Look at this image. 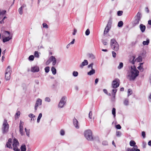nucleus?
<instances>
[{
    "label": "nucleus",
    "instance_id": "nucleus-29",
    "mask_svg": "<svg viewBox=\"0 0 151 151\" xmlns=\"http://www.w3.org/2000/svg\"><path fill=\"white\" fill-rule=\"evenodd\" d=\"M140 20L135 18V19L134 21V24L135 25L138 24H139V22Z\"/></svg>",
    "mask_w": 151,
    "mask_h": 151
},
{
    "label": "nucleus",
    "instance_id": "nucleus-22",
    "mask_svg": "<svg viewBox=\"0 0 151 151\" xmlns=\"http://www.w3.org/2000/svg\"><path fill=\"white\" fill-rule=\"evenodd\" d=\"M143 64V63H139V65L137 67L138 69L141 72H143L144 70L143 67L142 66Z\"/></svg>",
    "mask_w": 151,
    "mask_h": 151
},
{
    "label": "nucleus",
    "instance_id": "nucleus-32",
    "mask_svg": "<svg viewBox=\"0 0 151 151\" xmlns=\"http://www.w3.org/2000/svg\"><path fill=\"white\" fill-rule=\"evenodd\" d=\"M112 114L114 116V118L116 116V109L115 108H113L112 110Z\"/></svg>",
    "mask_w": 151,
    "mask_h": 151
},
{
    "label": "nucleus",
    "instance_id": "nucleus-30",
    "mask_svg": "<svg viewBox=\"0 0 151 151\" xmlns=\"http://www.w3.org/2000/svg\"><path fill=\"white\" fill-rule=\"evenodd\" d=\"M123 25V23L122 21H120L118 24V26L119 27H122Z\"/></svg>",
    "mask_w": 151,
    "mask_h": 151
},
{
    "label": "nucleus",
    "instance_id": "nucleus-37",
    "mask_svg": "<svg viewBox=\"0 0 151 151\" xmlns=\"http://www.w3.org/2000/svg\"><path fill=\"white\" fill-rule=\"evenodd\" d=\"M34 55L35 57L38 58L39 57V55L38 52L35 51L34 53Z\"/></svg>",
    "mask_w": 151,
    "mask_h": 151
},
{
    "label": "nucleus",
    "instance_id": "nucleus-60",
    "mask_svg": "<svg viewBox=\"0 0 151 151\" xmlns=\"http://www.w3.org/2000/svg\"><path fill=\"white\" fill-rule=\"evenodd\" d=\"M102 144L104 145H108V142L106 141H104L103 142Z\"/></svg>",
    "mask_w": 151,
    "mask_h": 151
},
{
    "label": "nucleus",
    "instance_id": "nucleus-17",
    "mask_svg": "<svg viewBox=\"0 0 151 151\" xmlns=\"http://www.w3.org/2000/svg\"><path fill=\"white\" fill-rule=\"evenodd\" d=\"M135 57L134 56H131L129 59V63L132 64H134L135 62H136V61H135Z\"/></svg>",
    "mask_w": 151,
    "mask_h": 151
},
{
    "label": "nucleus",
    "instance_id": "nucleus-14",
    "mask_svg": "<svg viewBox=\"0 0 151 151\" xmlns=\"http://www.w3.org/2000/svg\"><path fill=\"white\" fill-rule=\"evenodd\" d=\"M73 122L75 127L76 129H78L79 128V125L77 120L75 118L73 120Z\"/></svg>",
    "mask_w": 151,
    "mask_h": 151
},
{
    "label": "nucleus",
    "instance_id": "nucleus-34",
    "mask_svg": "<svg viewBox=\"0 0 151 151\" xmlns=\"http://www.w3.org/2000/svg\"><path fill=\"white\" fill-rule=\"evenodd\" d=\"M89 57L91 59H94L95 58V57L94 55L92 54H89L88 55Z\"/></svg>",
    "mask_w": 151,
    "mask_h": 151
},
{
    "label": "nucleus",
    "instance_id": "nucleus-27",
    "mask_svg": "<svg viewBox=\"0 0 151 151\" xmlns=\"http://www.w3.org/2000/svg\"><path fill=\"white\" fill-rule=\"evenodd\" d=\"M117 89H113L112 90V96H113L114 99L115 98V93L117 91Z\"/></svg>",
    "mask_w": 151,
    "mask_h": 151
},
{
    "label": "nucleus",
    "instance_id": "nucleus-45",
    "mask_svg": "<svg viewBox=\"0 0 151 151\" xmlns=\"http://www.w3.org/2000/svg\"><path fill=\"white\" fill-rule=\"evenodd\" d=\"M90 33V31L89 29H87L86 32H85V34L86 36H88L89 35Z\"/></svg>",
    "mask_w": 151,
    "mask_h": 151
},
{
    "label": "nucleus",
    "instance_id": "nucleus-20",
    "mask_svg": "<svg viewBox=\"0 0 151 151\" xmlns=\"http://www.w3.org/2000/svg\"><path fill=\"white\" fill-rule=\"evenodd\" d=\"M142 15L141 13L139 12H138L135 16V19L140 20L141 18L142 17Z\"/></svg>",
    "mask_w": 151,
    "mask_h": 151
},
{
    "label": "nucleus",
    "instance_id": "nucleus-9",
    "mask_svg": "<svg viewBox=\"0 0 151 151\" xmlns=\"http://www.w3.org/2000/svg\"><path fill=\"white\" fill-rule=\"evenodd\" d=\"M120 81L118 78H115L112 82V87L114 88H116L118 87L119 85Z\"/></svg>",
    "mask_w": 151,
    "mask_h": 151
},
{
    "label": "nucleus",
    "instance_id": "nucleus-8",
    "mask_svg": "<svg viewBox=\"0 0 151 151\" xmlns=\"http://www.w3.org/2000/svg\"><path fill=\"white\" fill-rule=\"evenodd\" d=\"M52 62V65H55L57 62V60L54 56H51L47 60L46 62L47 65H48L50 62Z\"/></svg>",
    "mask_w": 151,
    "mask_h": 151
},
{
    "label": "nucleus",
    "instance_id": "nucleus-19",
    "mask_svg": "<svg viewBox=\"0 0 151 151\" xmlns=\"http://www.w3.org/2000/svg\"><path fill=\"white\" fill-rule=\"evenodd\" d=\"M139 28L141 31L142 32H144L146 29V27L144 25L141 24L139 25Z\"/></svg>",
    "mask_w": 151,
    "mask_h": 151
},
{
    "label": "nucleus",
    "instance_id": "nucleus-31",
    "mask_svg": "<svg viewBox=\"0 0 151 151\" xmlns=\"http://www.w3.org/2000/svg\"><path fill=\"white\" fill-rule=\"evenodd\" d=\"M19 132L22 135H24V132H23V127H19Z\"/></svg>",
    "mask_w": 151,
    "mask_h": 151
},
{
    "label": "nucleus",
    "instance_id": "nucleus-1",
    "mask_svg": "<svg viewBox=\"0 0 151 151\" xmlns=\"http://www.w3.org/2000/svg\"><path fill=\"white\" fill-rule=\"evenodd\" d=\"M139 71L134 65L131 66V69L127 73V78L130 80H133L139 75Z\"/></svg>",
    "mask_w": 151,
    "mask_h": 151
},
{
    "label": "nucleus",
    "instance_id": "nucleus-40",
    "mask_svg": "<svg viewBox=\"0 0 151 151\" xmlns=\"http://www.w3.org/2000/svg\"><path fill=\"white\" fill-rule=\"evenodd\" d=\"M23 9L22 8V7H20V8H19V9H18V12L19 13V14L21 15L23 13Z\"/></svg>",
    "mask_w": 151,
    "mask_h": 151
},
{
    "label": "nucleus",
    "instance_id": "nucleus-64",
    "mask_svg": "<svg viewBox=\"0 0 151 151\" xmlns=\"http://www.w3.org/2000/svg\"><path fill=\"white\" fill-rule=\"evenodd\" d=\"M148 144L149 146H151V140H150L149 141Z\"/></svg>",
    "mask_w": 151,
    "mask_h": 151
},
{
    "label": "nucleus",
    "instance_id": "nucleus-41",
    "mask_svg": "<svg viewBox=\"0 0 151 151\" xmlns=\"http://www.w3.org/2000/svg\"><path fill=\"white\" fill-rule=\"evenodd\" d=\"M135 150L134 148H127L126 150V151H134Z\"/></svg>",
    "mask_w": 151,
    "mask_h": 151
},
{
    "label": "nucleus",
    "instance_id": "nucleus-43",
    "mask_svg": "<svg viewBox=\"0 0 151 151\" xmlns=\"http://www.w3.org/2000/svg\"><path fill=\"white\" fill-rule=\"evenodd\" d=\"M25 131L26 132L27 135L29 137V130H27L26 128L25 129Z\"/></svg>",
    "mask_w": 151,
    "mask_h": 151
},
{
    "label": "nucleus",
    "instance_id": "nucleus-24",
    "mask_svg": "<svg viewBox=\"0 0 151 151\" xmlns=\"http://www.w3.org/2000/svg\"><path fill=\"white\" fill-rule=\"evenodd\" d=\"M142 57L141 56H139L135 59V61L137 62H139L142 61Z\"/></svg>",
    "mask_w": 151,
    "mask_h": 151
},
{
    "label": "nucleus",
    "instance_id": "nucleus-38",
    "mask_svg": "<svg viewBox=\"0 0 151 151\" xmlns=\"http://www.w3.org/2000/svg\"><path fill=\"white\" fill-rule=\"evenodd\" d=\"M20 114V112L19 111H18L17 112V113L15 114V117L18 118Z\"/></svg>",
    "mask_w": 151,
    "mask_h": 151
},
{
    "label": "nucleus",
    "instance_id": "nucleus-18",
    "mask_svg": "<svg viewBox=\"0 0 151 151\" xmlns=\"http://www.w3.org/2000/svg\"><path fill=\"white\" fill-rule=\"evenodd\" d=\"M88 64V62L87 60H85L82 63L81 65H80V67L81 68H83L84 66L87 65Z\"/></svg>",
    "mask_w": 151,
    "mask_h": 151
},
{
    "label": "nucleus",
    "instance_id": "nucleus-50",
    "mask_svg": "<svg viewBox=\"0 0 151 151\" xmlns=\"http://www.w3.org/2000/svg\"><path fill=\"white\" fill-rule=\"evenodd\" d=\"M93 63H91V64H89V65H88V68H91V69H93Z\"/></svg>",
    "mask_w": 151,
    "mask_h": 151
},
{
    "label": "nucleus",
    "instance_id": "nucleus-59",
    "mask_svg": "<svg viewBox=\"0 0 151 151\" xmlns=\"http://www.w3.org/2000/svg\"><path fill=\"white\" fill-rule=\"evenodd\" d=\"M142 136H143L144 138H145V132L143 131L142 132Z\"/></svg>",
    "mask_w": 151,
    "mask_h": 151
},
{
    "label": "nucleus",
    "instance_id": "nucleus-6",
    "mask_svg": "<svg viewBox=\"0 0 151 151\" xmlns=\"http://www.w3.org/2000/svg\"><path fill=\"white\" fill-rule=\"evenodd\" d=\"M9 128V125L6 119H4L1 128L3 133L5 134L8 131Z\"/></svg>",
    "mask_w": 151,
    "mask_h": 151
},
{
    "label": "nucleus",
    "instance_id": "nucleus-16",
    "mask_svg": "<svg viewBox=\"0 0 151 151\" xmlns=\"http://www.w3.org/2000/svg\"><path fill=\"white\" fill-rule=\"evenodd\" d=\"M31 71L33 72H38L39 71V68L37 66L32 67Z\"/></svg>",
    "mask_w": 151,
    "mask_h": 151
},
{
    "label": "nucleus",
    "instance_id": "nucleus-54",
    "mask_svg": "<svg viewBox=\"0 0 151 151\" xmlns=\"http://www.w3.org/2000/svg\"><path fill=\"white\" fill-rule=\"evenodd\" d=\"M43 27L44 28H48V26L47 24L45 23H43L42 24Z\"/></svg>",
    "mask_w": 151,
    "mask_h": 151
},
{
    "label": "nucleus",
    "instance_id": "nucleus-55",
    "mask_svg": "<svg viewBox=\"0 0 151 151\" xmlns=\"http://www.w3.org/2000/svg\"><path fill=\"white\" fill-rule=\"evenodd\" d=\"M24 124V122L21 121H20V124H19V127H23V125Z\"/></svg>",
    "mask_w": 151,
    "mask_h": 151
},
{
    "label": "nucleus",
    "instance_id": "nucleus-10",
    "mask_svg": "<svg viewBox=\"0 0 151 151\" xmlns=\"http://www.w3.org/2000/svg\"><path fill=\"white\" fill-rule=\"evenodd\" d=\"M66 98L65 97H63L61 99L59 104L58 106L60 108H63L66 102Z\"/></svg>",
    "mask_w": 151,
    "mask_h": 151
},
{
    "label": "nucleus",
    "instance_id": "nucleus-2",
    "mask_svg": "<svg viewBox=\"0 0 151 151\" xmlns=\"http://www.w3.org/2000/svg\"><path fill=\"white\" fill-rule=\"evenodd\" d=\"M1 32L3 42H5L9 41L12 39V35H10L9 32L3 31Z\"/></svg>",
    "mask_w": 151,
    "mask_h": 151
},
{
    "label": "nucleus",
    "instance_id": "nucleus-11",
    "mask_svg": "<svg viewBox=\"0 0 151 151\" xmlns=\"http://www.w3.org/2000/svg\"><path fill=\"white\" fill-rule=\"evenodd\" d=\"M42 103V100L40 99H38L37 100L36 102L35 109L36 110L37 109V107L38 106L41 105Z\"/></svg>",
    "mask_w": 151,
    "mask_h": 151
},
{
    "label": "nucleus",
    "instance_id": "nucleus-56",
    "mask_svg": "<svg viewBox=\"0 0 151 151\" xmlns=\"http://www.w3.org/2000/svg\"><path fill=\"white\" fill-rule=\"evenodd\" d=\"M142 147L143 148H145L146 147V143L145 142H142Z\"/></svg>",
    "mask_w": 151,
    "mask_h": 151
},
{
    "label": "nucleus",
    "instance_id": "nucleus-51",
    "mask_svg": "<svg viewBox=\"0 0 151 151\" xmlns=\"http://www.w3.org/2000/svg\"><path fill=\"white\" fill-rule=\"evenodd\" d=\"M28 116L30 118H33L34 117H35V115H34L33 114H29V115Z\"/></svg>",
    "mask_w": 151,
    "mask_h": 151
},
{
    "label": "nucleus",
    "instance_id": "nucleus-36",
    "mask_svg": "<svg viewBox=\"0 0 151 151\" xmlns=\"http://www.w3.org/2000/svg\"><path fill=\"white\" fill-rule=\"evenodd\" d=\"M128 96H129L132 93V90L130 89H129L128 91Z\"/></svg>",
    "mask_w": 151,
    "mask_h": 151
},
{
    "label": "nucleus",
    "instance_id": "nucleus-15",
    "mask_svg": "<svg viewBox=\"0 0 151 151\" xmlns=\"http://www.w3.org/2000/svg\"><path fill=\"white\" fill-rule=\"evenodd\" d=\"M111 26L110 24H109L108 23L106 27L105 30L104 31V34H107L109 32V30Z\"/></svg>",
    "mask_w": 151,
    "mask_h": 151
},
{
    "label": "nucleus",
    "instance_id": "nucleus-61",
    "mask_svg": "<svg viewBox=\"0 0 151 151\" xmlns=\"http://www.w3.org/2000/svg\"><path fill=\"white\" fill-rule=\"evenodd\" d=\"M76 32H77V30L75 29H74V32L73 33V35H75L76 33Z\"/></svg>",
    "mask_w": 151,
    "mask_h": 151
},
{
    "label": "nucleus",
    "instance_id": "nucleus-63",
    "mask_svg": "<svg viewBox=\"0 0 151 151\" xmlns=\"http://www.w3.org/2000/svg\"><path fill=\"white\" fill-rule=\"evenodd\" d=\"M4 19H3L1 21H0V24H4Z\"/></svg>",
    "mask_w": 151,
    "mask_h": 151
},
{
    "label": "nucleus",
    "instance_id": "nucleus-57",
    "mask_svg": "<svg viewBox=\"0 0 151 151\" xmlns=\"http://www.w3.org/2000/svg\"><path fill=\"white\" fill-rule=\"evenodd\" d=\"M112 54L113 57L114 58H115L116 56V54L114 51L112 52Z\"/></svg>",
    "mask_w": 151,
    "mask_h": 151
},
{
    "label": "nucleus",
    "instance_id": "nucleus-52",
    "mask_svg": "<svg viewBox=\"0 0 151 151\" xmlns=\"http://www.w3.org/2000/svg\"><path fill=\"white\" fill-rule=\"evenodd\" d=\"M92 113L91 111H90L89 114V117L90 119H91L92 118Z\"/></svg>",
    "mask_w": 151,
    "mask_h": 151
},
{
    "label": "nucleus",
    "instance_id": "nucleus-25",
    "mask_svg": "<svg viewBox=\"0 0 151 151\" xmlns=\"http://www.w3.org/2000/svg\"><path fill=\"white\" fill-rule=\"evenodd\" d=\"M95 73V70L93 69H91V70L88 73V74L89 75H91Z\"/></svg>",
    "mask_w": 151,
    "mask_h": 151
},
{
    "label": "nucleus",
    "instance_id": "nucleus-12",
    "mask_svg": "<svg viewBox=\"0 0 151 151\" xmlns=\"http://www.w3.org/2000/svg\"><path fill=\"white\" fill-rule=\"evenodd\" d=\"M12 139H9L8 142H7L6 147L9 148H12Z\"/></svg>",
    "mask_w": 151,
    "mask_h": 151
},
{
    "label": "nucleus",
    "instance_id": "nucleus-13",
    "mask_svg": "<svg viewBox=\"0 0 151 151\" xmlns=\"http://www.w3.org/2000/svg\"><path fill=\"white\" fill-rule=\"evenodd\" d=\"M136 144V142L133 140H131L129 142L130 145L131 146L133 147L132 148H134V149L138 148Z\"/></svg>",
    "mask_w": 151,
    "mask_h": 151
},
{
    "label": "nucleus",
    "instance_id": "nucleus-62",
    "mask_svg": "<svg viewBox=\"0 0 151 151\" xmlns=\"http://www.w3.org/2000/svg\"><path fill=\"white\" fill-rule=\"evenodd\" d=\"M75 41V39H73V40L72 41V42H71L70 43H69L70 45L73 44L74 43Z\"/></svg>",
    "mask_w": 151,
    "mask_h": 151
},
{
    "label": "nucleus",
    "instance_id": "nucleus-4",
    "mask_svg": "<svg viewBox=\"0 0 151 151\" xmlns=\"http://www.w3.org/2000/svg\"><path fill=\"white\" fill-rule=\"evenodd\" d=\"M111 45L112 49L114 50L117 51L119 48V45L115 39H112L111 40Z\"/></svg>",
    "mask_w": 151,
    "mask_h": 151
},
{
    "label": "nucleus",
    "instance_id": "nucleus-23",
    "mask_svg": "<svg viewBox=\"0 0 151 151\" xmlns=\"http://www.w3.org/2000/svg\"><path fill=\"white\" fill-rule=\"evenodd\" d=\"M26 146L24 144L22 145L20 147L21 151H26Z\"/></svg>",
    "mask_w": 151,
    "mask_h": 151
},
{
    "label": "nucleus",
    "instance_id": "nucleus-3",
    "mask_svg": "<svg viewBox=\"0 0 151 151\" xmlns=\"http://www.w3.org/2000/svg\"><path fill=\"white\" fill-rule=\"evenodd\" d=\"M84 137L88 141H92L93 140L92 132L90 129L86 130L84 132Z\"/></svg>",
    "mask_w": 151,
    "mask_h": 151
},
{
    "label": "nucleus",
    "instance_id": "nucleus-21",
    "mask_svg": "<svg viewBox=\"0 0 151 151\" xmlns=\"http://www.w3.org/2000/svg\"><path fill=\"white\" fill-rule=\"evenodd\" d=\"M6 12V11L0 10V19H1L3 16V15Z\"/></svg>",
    "mask_w": 151,
    "mask_h": 151
},
{
    "label": "nucleus",
    "instance_id": "nucleus-42",
    "mask_svg": "<svg viewBox=\"0 0 151 151\" xmlns=\"http://www.w3.org/2000/svg\"><path fill=\"white\" fill-rule=\"evenodd\" d=\"M45 72L46 73H48L50 70V68L49 67L47 66L45 67Z\"/></svg>",
    "mask_w": 151,
    "mask_h": 151
},
{
    "label": "nucleus",
    "instance_id": "nucleus-58",
    "mask_svg": "<svg viewBox=\"0 0 151 151\" xmlns=\"http://www.w3.org/2000/svg\"><path fill=\"white\" fill-rule=\"evenodd\" d=\"M116 128L118 129H120L121 128V127L119 124H118L116 125Z\"/></svg>",
    "mask_w": 151,
    "mask_h": 151
},
{
    "label": "nucleus",
    "instance_id": "nucleus-49",
    "mask_svg": "<svg viewBox=\"0 0 151 151\" xmlns=\"http://www.w3.org/2000/svg\"><path fill=\"white\" fill-rule=\"evenodd\" d=\"M123 13V12L122 11H119L117 12V15L119 16H121Z\"/></svg>",
    "mask_w": 151,
    "mask_h": 151
},
{
    "label": "nucleus",
    "instance_id": "nucleus-35",
    "mask_svg": "<svg viewBox=\"0 0 151 151\" xmlns=\"http://www.w3.org/2000/svg\"><path fill=\"white\" fill-rule=\"evenodd\" d=\"M123 66V64L122 63H120L118 67V68L119 69H121Z\"/></svg>",
    "mask_w": 151,
    "mask_h": 151
},
{
    "label": "nucleus",
    "instance_id": "nucleus-53",
    "mask_svg": "<svg viewBox=\"0 0 151 151\" xmlns=\"http://www.w3.org/2000/svg\"><path fill=\"white\" fill-rule=\"evenodd\" d=\"M60 134L61 135H64L65 134L64 131L63 130H61L60 131Z\"/></svg>",
    "mask_w": 151,
    "mask_h": 151
},
{
    "label": "nucleus",
    "instance_id": "nucleus-7",
    "mask_svg": "<svg viewBox=\"0 0 151 151\" xmlns=\"http://www.w3.org/2000/svg\"><path fill=\"white\" fill-rule=\"evenodd\" d=\"M19 142L18 140L14 138L13 140L12 143V148L14 151H20V149L18 148L19 146Z\"/></svg>",
    "mask_w": 151,
    "mask_h": 151
},
{
    "label": "nucleus",
    "instance_id": "nucleus-33",
    "mask_svg": "<svg viewBox=\"0 0 151 151\" xmlns=\"http://www.w3.org/2000/svg\"><path fill=\"white\" fill-rule=\"evenodd\" d=\"M42 116V114L40 113L39 114L38 116L37 119V123H39L40 122V120Z\"/></svg>",
    "mask_w": 151,
    "mask_h": 151
},
{
    "label": "nucleus",
    "instance_id": "nucleus-47",
    "mask_svg": "<svg viewBox=\"0 0 151 151\" xmlns=\"http://www.w3.org/2000/svg\"><path fill=\"white\" fill-rule=\"evenodd\" d=\"M34 56L33 55H30L29 57V59L30 60H33L34 59Z\"/></svg>",
    "mask_w": 151,
    "mask_h": 151
},
{
    "label": "nucleus",
    "instance_id": "nucleus-44",
    "mask_svg": "<svg viewBox=\"0 0 151 151\" xmlns=\"http://www.w3.org/2000/svg\"><path fill=\"white\" fill-rule=\"evenodd\" d=\"M73 75L75 77H76L78 76V73L77 71H74L73 73Z\"/></svg>",
    "mask_w": 151,
    "mask_h": 151
},
{
    "label": "nucleus",
    "instance_id": "nucleus-48",
    "mask_svg": "<svg viewBox=\"0 0 151 151\" xmlns=\"http://www.w3.org/2000/svg\"><path fill=\"white\" fill-rule=\"evenodd\" d=\"M121 135V133L120 131H117L116 132V135L118 137H120Z\"/></svg>",
    "mask_w": 151,
    "mask_h": 151
},
{
    "label": "nucleus",
    "instance_id": "nucleus-26",
    "mask_svg": "<svg viewBox=\"0 0 151 151\" xmlns=\"http://www.w3.org/2000/svg\"><path fill=\"white\" fill-rule=\"evenodd\" d=\"M51 70L52 71V74L53 75H55L56 74V70L54 67H52L51 68Z\"/></svg>",
    "mask_w": 151,
    "mask_h": 151
},
{
    "label": "nucleus",
    "instance_id": "nucleus-28",
    "mask_svg": "<svg viewBox=\"0 0 151 151\" xmlns=\"http://www.w3.org/2000/svg\"><path fill=\"white\" fill-rule=\"evenodd\" d=\"M150 40L149 39H147L146 41H144L142 44L144 45H148L149 43Z\"/></svg>",
    "mask_w": 151,
    "mask_h": 151
},
{
    "label": "nucleus",
    "instance_id": "nucleus-46",
    "mask_svg": "<svg viewBox=\"0 0 151 151\" xmlns=\"http://www.w3.org/2000/svg\"><path fill=\"white\" fill-rule=\"evenodd\" d=\"M45 101L47 102H50V101L51 100L50 98L48 97H46L45 99Z\"/></svg>",
    "mask_w": 151,
    "mask_h": 151
},
{
    "label": "nucleus",
    "instance_id": "nucleus-39",
    "mask_svg": "<svg viewBox=\"0 0 151 151\" xmlns=\"http://www.w3.org/2000/svg\"><path fill=\"white\" fill-rule=\"evenodd\" d=\"M124 104L125 105H128L129 104V101L128 99H125L124 101Z\"/></svg>",
    "mask_w": 151,
    "mask_h": 151
},
{
    "label": "nucleus",
    "instance_id": "nucleus-5",
    "mask_svg": "<svg viewBox=\"0 0 151 151\" xmlns=\"http://www.w3.org/2000/svg\"><path fill=\"white\" fill-rule=\"evenodd\" d=\"M11 73V67L10 66H9L6 68L5 70V78L6 81L9 80L10 79Z\"/></svg>",
    "mask_w": 151,
    "mask_h": 151
}]
</instances>
